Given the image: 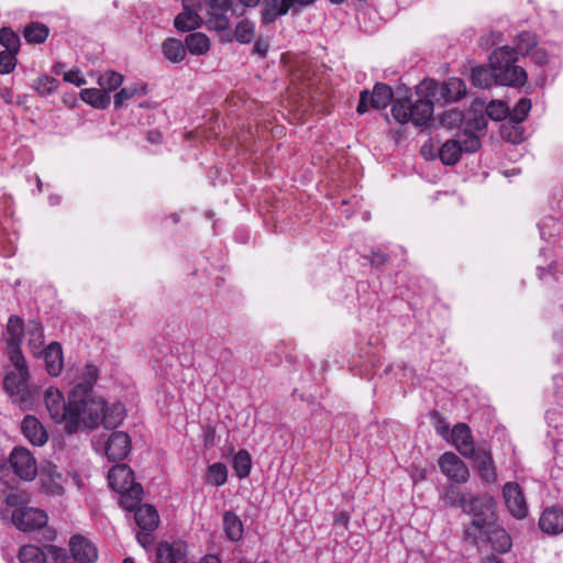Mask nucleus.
Here are the masks:
<instances>
[{"mask_svg":"<svg viewBox=\"0 0 563 563\" xmlns=\"http://www.w3.org/2000/svg\"><path fill=\"white\" fill-rule=\"evenodd\" d=\"M78 391L70 390L66 402L62 391L55 387H48L44 393L45 407L56 423H64L68 433L78 430H92L96 424L97 410L101 409L99 402L86 404L78 397Z\"/></svg>","mask_w":563,"mask_h":563,"instance_id":"1","label":"nucleus"},{"mask_svg":"<svg viewBox=\"0 0 563 563\" xmlns=\"http://www.w3.org/2000/svg\"><path fill=\"white\" fill-rule=\"evenodd\" d=\"M439 91L434 79H424L416 87L417 99L396 98L391 104V115L400 124L411 122L416 126H426L433 115V99Z\"/></svg>","mask_w":563,"mask_h":563,"instance_id":"2","label":"nucleus"},{"mask_svg":"<svg viewBox=\"0 0 563 563\" xmlns=\"http://www.w3.org/2000/svg\"><path fill=\"white\" fill-rule=\"evenodd\" d=\"M518 52L504 45L489 54V65L496 71L497 82L501 86L521 87L527 81L526 70L516 65Z\"/></svg>","mask_w":563,"mask_h":563,"instance_id":"3","label":"nucleus"},{"mask_svg":"<svg viewBox=\"0 0 563 563\" xmlns=\"http://www.w3.org/2000/svg\"><path fill=\"white\" fill-rule=\"evenodd\" d=\"M14 369L7 373L3 386L14 404L21 409H26L32 404V395L27 386L29 371L22 353L15 352L10 356Z\"/></svg>","mask_w":563,"mask_h":563,"instance_id":"4","label":"nucleus"},{"mask_svg":"<svg viewBox=\"0 0 563 563\" xmlns=\"http://www.w3.org/2000/svg\"><path fill=\"white\" fill-rule=\"evenodd\" d=\"M461 508L472 519L464 530L465 540L479 538L484 527L496 519L494 501L485 495L461 498Z\"/></svg>","mask_w":563,"mask_h":563,"instance_id":"5","label":"nucleus"},{"mask_svg":"<svg viewBox=\"0 0 563 563\" xmlns=\"http://www.w3.org/2000/svg\"><path fill=\"white\" fill-rule=\"evenodd\" d=\"M481 147L478 135L461 131L456 134V139L444 142L439 150V158L444 165L453 166L461 157L462 153H474Z\"/></svg>","mask_w":563,"mask_h":563,"instance_id":"6","label":"nucleus"},{"mask_svg":"<svg viewBox=\"0 0 563 563\" xmlns=\"http://www.w3.org/2000/svg\"><path fill=\"white\" fill-rule=\"evenodd\" d=\"M482 536L476 539H467L468 542L481 547L489 543L498 553H506L511 548V539L510 536L507 533V531L501 528L497 522L496 519L484 527V529L481 531Z\"/></svg>","mask_w":563,"mask_h":563,"instance_id":"7","label":"nucleus"},{"mask_svg":"<svg viewBox=\"0 0 563 563\" xmlns=\"http://www.w3.org/2000/svg\"><path fill=\"white\" fill-rule=\"evenodd\" d=\"M393 97V89L386 84L378 82L374 86L372 93L367 90L361 92L356 111L360 114L365 113L367 111L368 103L375 109H384L390 103Z\"/></svg>","mask_w":563,"mask_h":563,"instance_id":"8","label":"nucleus"},{"mask_svg":"<svg viewBox=\"0 0 563 563\" xmlns=\"http://www.w3.org/2000/svg\"><path fill=\"white\" fill-rule=\"evenodd\" d=\"M10 465L21 479L32 481L37 474V465L34 456L25 448H14L10 454Z\"/></svg>","mask_w":563,"mask_h":563,"instance_id":"9","label":"nucleus"},{"mask_svg":"<svg viewBox=\"0 0 563 563\" xmlns=\"http://www.w3.org/2000/svg\"><path fill=\"white\" fill-rule=\"evenodd\" d=\"M503 498L508 511L516 519H523L528 515V504L520 485L516 482H507L503 486Z\"/></svg>","mask_w":563,"mask_h":563,"instance_id":"10","label":"nucleus"},{"mask_svg":"<svg viewBox=\"0 0 563 563\" xmlns=\"http://www.w3.org/2000/svg\"><path fill=\"white\" fill-rule=\"evenodd\" d=\"M11 519L13 525L22 531L37 530L47 523L46 512L32 507L14 509Z\"/></svg>","mask_w":563,"mask_h":563,"instance_id":"11","label":"nucleus"},{"mask_svg":"<svg viewBox=\"0 0 563 563\" xmlns=\"http://www.w3.org/2000/svg\"><path fill=\"white\" fill-rule=\"evenodd\" d=\"M41 490L49 496H62L65 492V477L58 467L49 462L41 465L38 472Z\"/></svg>","mask_w":563,"mask_h":563,"instance_id":"12","label":"nucleus"},{"mask_svg":"<svg viewBox=\"0 0 563 563\" xmlns=\"http://www.w3.org/2000/svg\"><path fill=\"white\" fill-rule=\"evenodd\" d=\"M441 472L451 481L463 484L468 481L467 465L453 452H445L439 459Z\"/></svg>","mask_w":563,"mask_h":563,"instance_id":"13","label":"nucleus"},{"mask_svg":"<svg viewBox=\"0 0 563 563\" xmlns=\"http://www.w3.org/2000/svg\"><path fill=\"white\" fill-rule=\"evenodd\" d=\"M92 402H99L101 406V409L97 410V421L93 429L99 426L100 421L107 429H114L122 423L125 417V408L121 402L107 405L101 398L90 399L89 405ZM86 404L88 405V402Z\"/></svg>","mask_w":563,"mask_h":563,"instance_id":"14","label":"nucleus"},{"mask_svg":"<svg viewBox=\"0 0 563 563\" xmlns=\"http://www.w3.org/2000/svg\"><path fill=\"white\" fill-rule=\"evenodd\" d=\"M467 459H472L477 468L478 476L483 482L488 484H494L497 481L496 467L494 464V460L492 453L486 448H477L474 450V453L471 456H466Z\"/></svg>","mask_w":563,"mask_h":563,"instance_id":"15","label":"nucleus"},{"mask_svg":"<svg viewBox=\"0 0 563 563\" xmlns=\"http://www.w3.org/2000/svg\"><path fill=\"white\" fill-rule=\"evenodd\" d=\"M200 7L199 0H183V12L175 18V27L183 32L199 27L202 22L198 13Z\"/></svg>","mask_w":563,"mask_h":563,"instance_id":"16","label":"nucleus"},{"mask_svg":"<svg viewBox=\"0 0 563 563\" xmlns=\"http://www.w3.org/2000/svg\"><path fill=\"white\" fill-rule=\"evenodd\" d=\"M131 451V439L125 432H113L104 448L109 461H122Z\"/></svg>","mask_w":563,"mask_h":563,"instance_id":"17","label":"nucleus"},{"mask_svg":"<svg viewBox=\"0 0 563 563\" xmlns=\"http://www.w3.org/2000/svg\"><path fill=\"white\" fill-rule=\"evenodd\" d=\"M69 548L76 562L93 563L98 558L97 548L81 536H74L69 541Z\"/></svg>","mask_w":563,"mask_h":563,"instance_id":"18","label":"nucleus"},{"mask_svg":"<svg viewBox=\"0 0 563 563\" xmlns=\"http://www.w3.org/2000/svg\"><path fill=\"white\" fill-rule=\"evenodd\" d=\"M542 532L556 536L563 532V509L556 506L545 508L539 518Z\"/></svg>","mask_w":563,"mask_h":563,"instance_id":"19","label":"nucleus"},{"mask_svg":"<svg viewBox=\"0 0 563 563\" xmlns=\"http://www.w3.org/2000/svg\"><path fill=\"white\" fill-rule=\"evenodd\" d=\"M449 438L451 439L452 444L463 456H471V454L474 453L476 448L474 446L473 435L467 424H456L452 429Z\"/></svg>","mask_w":563,"mask_h":563,"instance_id":"20","label":"nucleus"},{"mask_svg":"<svg viewBox=\"0 0 563 563\" xmlns=\"http://www.w3.org/2000/svg\"><path fill=\"white\" fill-rule=\"evenodd\" d=\"M24 332L23 320L18 316H11L8 320L7 331L4 339L8 344L9 355L12 356L15 352H21V342Z\"/></svg>","mask_w":563,"mask_h":563,"instance_id":"21","label":"nucleus"},{"mask_svg":"<svg viewBox=\"0 0 563 563\" xmlns=\"http://www.w3.org/2000/svg\"><path fill=\"white\" fill-rule=\"evenodd\" d=\"M98 368L95 365L87 364L79 380L71 388L73 391H78V397L84 398V402H90V399H95L91 395V389L98 378Z\"/></svg>","mask_w":563,"mask_h":563,"instance_id":"22","label":"nucleus"},{"mask_svg":"<svg viewBox=\"0 0 563 563\" xmlns=\"http://www.w3.org/2000/svg\"><path fill=\"white\" fill-rule=\"evenodd\" d=\"M108 482L110 487L117 492L136 485L133 471L126 464L114 465L108 473Z\"/></svg>","mask_w":563,"mask_h":563,"instance_id":"23","label":"nucleus"},{"mask_svg":"<svg viewBox=\"0 0 563 563\" xmlns=\"http://www.w3.org/2000/svg\"><path fill=\"white\" fill-rule=\"evenodd\" d=\"M23 435L34 445H43L47 441V433L40 420L26 416L21 423Z\"/></svg>","mask_w":563,"mask_h":563,"instance_id":"24","label":"nucleus"},{"mask_svg":"<svg viewBox=\"0 0 563 563\" xmlns=\"http://www.w3.org/2000/svg\"><path fill=\"white\" fill-rule=\"evenodd\" d=\"M156 563H186V551L181 543H162L156 551Z\"/></svg>","mask_w":563,"mask_h":563,"instance_id":"25","label":"nucleus"},{"mask_svg":"<svg viewBox=\"0 0 563 563\" xmlns=\"http://www.w3.org/2000/svg\"><path fill=\"white\" fill-rule=\"evenodd\" d=\"M46 371L51 376H58L63 369L64 358L63 350L59 343L52 342L42 352Z\"/></svg>","mask_w":563,"mask_h":563,"instance_id":"26","label":"nucleus"},{"mask_svg":"<svg viewBox=\"0 0 563 563\" xmlns=\"http://www.w3.org/2000/svg\"><path fill=\"white\" fill-rule=\"evenodd\" d=\"M292 7V0H264L262 5V22L273 23L276 18L286 14Z\"/></svg>","mask_w":563,"mask_h":563,"instance_id":"27","label":"nucleus"},{"mask_svg":"<svg viewBox=\"0 0 563 563\" xmlns=\"http://www.w3.org/2000/svg\"><path fill=\"white\" fill-rule=\"evenodd\" d=\"M134 519L140 529L144 531H154L159 522L156 509L148 504L141 505L136 509Z\"/></svg>","mask_w":563,"mask_h":563,"instance_id":"28","label":"nucleus"},{"mask_svg":"<svg viewBox=\"0 0 563 563\" xmlns=\"http://www.w3.org/2000/svg\"><path fill=\"white\" fill-rule=\"evenodd\" d=\"M466 93V85L460 78H449L441 86V97L445 102H455Z\"/></svg>","mask_w":563,"mask_h":563,"instance_id":"29","label":"nucleus"},{"mask_svg":"<svg viewBox=\"0 0 563 563\" xmlns=\"http://www.w3.org/2000/svg\"><path fill=\"white\" fill-rule=\"evenodd\" d=\"M27 342L33 355L38 356L44 351V333L38 321H30L26 329Z\"/></svg>","mask_w":563,"mask_h":563,"instance_id":"30","label":"nucleus"},{"mask_svg":"<svg viewBox=\"0 0 563 563\" xmlns=\"http://www.w3.org/2000/svg\"><path fill=\"white\" fill-rule=\"evenodd\" d=\"M471 80L475 87L486 89L497 82L496 71L489 66H477L472 69Z\"/></svg>","mask_w":563,"mask_h":563,"instance_id":"31","label":"nucleus"},{"mask_svg":"<svg viewBox=\"0 0 563 563\" xmlns=\"http://www.w3.org/2000/svg\"><path fill=\"white\" fill-rule=\"evenodd\" d=\"M121 494L120 505L128 511H136L141 506L143 488L140 484L133 485L128 489L118 490Z\"/></svg>","mask_w":563,"mask_h":563,"instance_id":"32","label":"nucleus"},{"mask_svg":"<svg viewBox=\"0 0 563 563\" xmlns=\"http://www.w3.org/2000/svg\"><path fill=\"white\" fill-rule=\"evenodd\" d=\"M223 529L225 536L231 541H239L243 537V523L232 511H225L223 514Z\"/></svg>","mask_w":563,"mask_h":563,"instance_id":"33","label":"nucleus"},{"mask_svg":"<svg viewBox=\"0 0 563 563\" xmlns=\"http://www.w3.org/2000/svg\"><path fill=\"white\" fill-rule=\"evenodd\" d=\"M80 98L97 109H106L110 104V96L101 88H86L80 91Z\"/></svg>","mask_w":563,"mask_h":563,"instance_id":"34","label":"nucleus"},{"mask_svg":"<svg viewBox=\"0 0 563 563\" xmlns=\"http://www.w3.org/2000/svg\"><path fill=\"white\" fill-rule=\"evenodd\" d=\"M186 45L177 38H167L162 45V52L168 60L173 63H180L186 57Z\"/></svg>","mask_w":563,"mask_h":563,"instance_id":"35","label":"nucleus"},{"mask_svg":"<svg viewBox=\"0 0 563 563\" xmlns=\"http://www.w3.org/2000/svg\"><path fill=\"white\" fill-rule=\"evenodd\" d=\"M186 49L192 55H203L209 51L210 41L203 33H191L185 38Z\"/></svg>","mask_w":563,"mask_h":563,"instance_id":"36","label":"nucleus"},{"mask_svg":"<svg viewBox=\"0 0 563 563\" xmlns=\"http://www.w3.org/2000/svg\"><path fill=\"white\" fill-rule=\"evenodd\" d=\"M146 95V86L144 85H134L130 87L122 88L119 92L114 95V107L117 109L123 108L126 102L133 99L136 96Z\"/></svg>","mask_w":563,"mask_h":563,"instance_id":"37","label":"nucleus"},{"mask_svg":"<svg viewBox=\"0 0 563 563\" xmlns=\"http://www.w3.org/2000/svg\"><path fill=\"white\" fill-rule=\"evenodd\" d=\"M228 479V467L225 464L217 462L208 466L206 473V483L213 486H222Z\"/></svg>","mask_w":563,"mask_h":563,"instance_id":"38","label":"nucleus"},{"mask_svg":"<svg viewBox=\"0 0 563 563\" xmlns=\"http://www.w3.org/2000/svg\"><path fill=\"white\" fill-rule=\"evenodd\" d=\"M233 468L239 478H245L250 475L252 468V459L246 450H240L234 455Z\"/></svg>","mask_w":563,"mask_h":563,"instance_id":"39","label":"nucleus"},{"mask_svg":"<svg viewBox=\"0 0 563 563\" xmlns=\"http://www.w3.org/2000/svg\"><path fill=\"white\" fill-rule=\"evenodd\" d=\"M20 563H45V553L36 545H23L19 551Z\"/></svg>","mask_w":563,"mask_h":563,"instance_id":"40","label":"nucleus"},{"mask_svg":"<svg viewBox=\"0 0 563 563\" xmlns=\"http://www.w3.org/2000/svg\"><path fill=\"white\" fill-rule=\"evenodd\" d=\"M122 82L123 76L113 70H108L98 78V85L108 95L109 92L117 90Z\"/></svg>","mask_w":563,"mask_h":563,"instance_id":"41","label":"nucleus"},{"mask_svg":"<svg viewBox=\"0 0 563 563\" xmlns=\"http://www.w3.org/2000/svg\"><path fill=\"white\" fill-rule=\"evenodd\" d=\"M48 27L41 23H31L24 29V37L29 43L40 44L48 36Z\"/></svg>","mask_w":563,"mask_h":563,"instance_id":"42","label":"nucleus"},{"mask_svg":"<svg viewBox=\"0 0 563 563\" xmlns=\"http://www.w3.org/2000/svg\"><path fill=\"white\" fill-rule=\"evenodd\" d=\"M537 36L530 32H521L517 36L516 51L518 54L530 55L537 47Z\"/></svg>","mask_w":563,"mask_h":563,"instance_id":"43","label":"nucleus"},{"mask_svg":"<svg viewBox=\"0 0 563 563\" xmlns=\"http://www.w3.org/2000/svg\"><path fill=\"white\" fill-rule=\"evenodd\" d=\"M531 106H532V103H531L530 99L521 98L516 103L514 109L511 111L509 110L510 121L514 123H517V124H520L521 122H523L527 119V117L531 110Z\"/></svg>","mask_w":563,"mask_h":563,"instance_id":"44","label":"nucleus"},{"mask_svg":"<svg viewBox=\"0 0 563 563\" xmlns=\"http://www.w3.org/2000/svg\"><path fill=\"white\" fill-rule=\"evenodd\" d=\"M486 114L483 113L482 111H472L466 118V128L463 131H468V133L475 134V132L483 131L486 128Z\"/></svg>","mask_w":563,"mask_h":563,"instance_id":"45","label":"nucleus"},{"mask_svg":"<svg viewBox=\"0 0 563 563\" xmlns=\"http://www.w3.org/2000/svg\"><path fill=\"white\" fill-rule=\"evenodd\" d=\"M255 25L249 20H242L235 27V38L242 44H247L254 38Z\"/></svg>","mask_w":563,"mask_h":563,"instance_id":"46","label":"nucleus"},{"mask_svg":"<svg viewBox=\"0 0 563 563\" xmlns=\"http://www.w3.org/2000/svg\"><path fill=\"white\" fill-rule=\"evenodd\" d=\"M33 88L42 96L49 95L58 88V80L54 77L44 75L34 81Z\"/></svg>","mask_w":563,"mask_h":563,"instance_id":"47","label":"nucleus"},{"mask_svg":"<svg viewBox=\"0 0 563 563\" xmlns=\"http://www.w3.org/2000/svg\"><path fill=\"white\" fill-rule=\"evenodd\" d=\"M486 117L500 121L509 117V107L504 101H492L486 107Z\"/></svg>","mask_w":563,"mask_h":563,"instance_id":"48","label":"nucleus"},{"mask_svg":"<svg viewBox=\"0 0 563 563\" xmlns=\"http://www.w3.org/2000/svg\"><path fill=\"white\" fill-rule=\"evenodd\" d=\"M0 43L5 47V51L18 52L20 46V37L9 27L0 30Z\"/></svg>","mask_w":563,"mask_h":563,"instance_id":"49","label":"nucleus"},{"mask_svg":"<svg viewBox=\"0 0 563 563\" xmlns=\"http://www.w3.org/2000/svg\"><path fill=\"white\" fill-rule=\"evenodd\" d=\"M501 136L508 142L518 144L523 141V131L517 123L510 121L501 126Z\"/></svg>","mask_w":563,"mask_h":563,"instance_id":"50","label":"nucleus"},{"mask_svg":"<svg viewBox=\"0 0 563 563\" xmlns=\"http://www.w3.org/2000/svg\"><path fill=\"white\" fill-rule=\"evenodd\" d=\"M464 120L465 115L463 112L456 109L448 110L440 117V123L448 129L459 126Z\"/></svg>","mask_w":563,"mask_h":563,"instance_id":"51","label":"nucleus"},{"mask_svg":"<svg viewBox=\"0 0 563 563\" xmlns=\"http://www.w3.org/2000/svg\"><path fill=\"white\" fill-rule=\"evenodd\" d=\"M18 52H0V74H10L16 65L15 54Z\"/></svg>","mask_w":563,"mask_h":563,"instance_id":"52","label":"nucleus"},{"mask_svg":"<svg viewBox=\"0 0 563 563\" xmlns=\"http://www.w3.org/2000/svg\"><path fill=\"white\" fill-rule=\"evenodd\" d=\"M431 418L433 420L434 428H435L437 432L442 438L449 439L450 424L446 422V420L438 411L431 412Z\"/></svg>","mask_w":563,"mask_h":563,"instance_id":"53","label":"nucleus"},{"mask_svg":"<svg viewBox=\"0 0 563 563\" xmlns=\"http://www.w3.org/2000/svg\"><path fill=\"white\" fill-rule=\"evenodd\" d=\"M29 501V496L24 492H12L5 497V503L10 507L23 508L22 506Z\"/></svg>","mask_w":563,"mask_h":563,"instance_id":"54","label":"nucleus"},{"mask_svg":"<svg viewBox=\"0 0 563 563\" xmlns=\"http://www.w3.org/2000/svg\"><path fill=\"white\" fill-rule=\"evenodd\" d=\"M468 496L461 494L457 489L451 487L445 490L443 501L450 507H461V498H467Z\"/></svg>","mask_w":563,"mask_h":563,"instance_id":"55","label":"nucleus"},{"mask_svg":"<svg viewBox=\"0 0 563 563\" xmlns=\"http://www.w3.org/2000/svg\"><path fill=\"white\" fill-rule=\"evenodd\" d=\"M64 80L77 87L86 85V79L79 69H70L64 74Z\"/></svg>","mask_w":563,"mask_h":563,"instance_id":"56","label":"nucleus"},{"mask_svg":"<svg viewBox=\"0 0 563 563\" xmlns=\"http://www.w3.org/2000/svg\"><path fill=\"white\" fill-rule=\"evenodd\" d=\"M372 266L377 268L388 263V256L380 250L372 251L371 255L366 256Z\"/></svg>","mask_w":563,"mask_h":563,"instance_id":"57","label":"nucleus"},{"mask_svg":"<svg viewBox=\"0 0 563 563\" xmlns=\"http://www.w3.org/2000/svg\"><path fill=\"white\" fill-rule=\"evenodd\" d=\"M269 48V42L265 38H257L253 46V52L261 57H265Z\"/></svg>","mask_w":563,"mask_h":563,"instance_id":"58","label":"nucleus"},{"mask_svg":"<svg viewBox=\"0 0 563 563\" xmlns=\"http://www.w3.org/2000/svg\"><path fill=\"white\" fill-rule=\"evenodd\" d=\"M208 1H209V5L212 9L220 10L221 12L229 10V8L231 7V4L233 2V0H208Z\"/></svg>","mask_w":563,"mask_h":563,"instance_id":"59","label":"nucleus"},{"mask_svg":"<svg viewBox=\"0 0 563 563\" xmlns=\"http://www.w3.org/2000/svg\"><path fill=\"white\" fill-rule=\"evenodd\" d=\"M529 56H532L533 59L539 64V65H544L548 63V54L545 53L544 49L542 48H536L532 54H530Z\"/></svg>","mask_w":563,"mask_h":563,"instance_id":"60","label":"nucleus"},{"mask_svg":"<svg viewBox=\"0 0 563 563\" xmlns=\"http://www.w3.org/2000/svg\"><path fill=\"white\" fill-rule=\"evenodd\" d=\"M151 532L152 531H144V530H141L137 534H136V539H137V542L142 545V547H146L147 544H151L152 541H153V538L151 536Z\"/></svg>","mask_w":563,"mask_h":563,"instance_id":"61","label":"nucleus"},{"mask_svg":"<svg viewBox=\"0 0 563 563\" xmlns=\"http://www.w3.org/2000/svg\"><path fill=\"white\" fill-rule=\"evenodd\" d=\"M216 26L220 30L227 29L229 26V21H228L227 16L223 15L222 13L218 14L216 16Z\"/></svg>","mask_w":563,"mask_h":563,"instance_id":"62","label":"nucleus"},{"mask_svg":"<svg viewBox=\"0 0 563 563\" xmlns=\"http://www.w3.org/2000/svg\"><path fill=\"white\" fill-rule=\"evenodd\" d=\"M199 563H221L219 558L216 555H206Z\"/></svg>","mask_w":563,"mask_h":563,"instance_id":"63","label":"nucleus"},{"mask_svg":"<svg viewBox=\"0 0 563 563\" xmlns=\"http://www.w3.org/2000/svg\"><path fill=\"white\" fill-rule=\"evenodd\" d=\"M147 140L151 141L152 143H158L161 140V134L158 132L151 131L147 134Z\"/></svg>","mask_w":563,"mask_h":563,"instance_id":"64","label":"nucleus"}]
</instances>
